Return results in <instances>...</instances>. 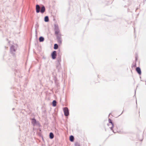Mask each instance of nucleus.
<instances>
[{
    "label": "nucleus",
    "instance_id": "nucleus-1",
    "mask_svg": "<svg viewBox=\"0 0 146 146\" xmlns=\"http://www.w3.org/2000/svg\"><path fill=\"white\" fill-rule=\"evenodd\" d=\"M55 33L57 38L61 37V35L59 29H55Z\"/></svg>",
    "mask_w": 146,
    "mask_h": 146
},
{
    "label": "nucleus",
    "instance_id": "nucleus-2",
    "mask_svg": "<svg viewBox=\"0 0 146 146\" xmlns=\"http://www.w3.org/2000/svg\"><path fill=\"white\" fill-rule=\"evenodd\" d=\"M108 121L109 123L107 125L109 128H110L111 130H112V128L113 127V123L111 120L110 119H109Z\"/></svg>",
    "mask_w": 146,
    "mask_h": 146
},
{
    "label": "nucleus",
    "instance_id": "nucleus-3",
    "mask_svg": "<svg viewBox=\"0 0 146 146\" xmlns=\"http://www.w3.org/2000/svg\"><path fill=\"white\" fill-rule=\"evenodd\" d=\"M63 110L65 115L66 116H68L69 115V112L68 108L66 107L64 108Z\"/></svg>",
    "mask_w": 146,
    "mask_h": 146
},
{
    "label": "nucleus",
    "instance_id": "nucleus-4",
    "mask_svg": "<svg viewBox=\"0 0 146 146\" xmlns=\"http://www.w3.org/2000/svg\"><path fill=\"white\" fill-rule=\"evenodd\" d=\"M56 51H54L51 54V56L52 58L54 59L56 58Z\"/></svg>",
    "mask_w": 146,
    "mask_h": 146
},
{
    "label": "nucleus",
    "instance_id": "nucleus-5",
    "mask_svg": "<svg viewBox=\"0 0 146 146\" xmlns=\"http://www.w3.org/2000/svg\"><path fill=\"white\" fill-rule=\"evenodd\" d=\"M136 71L137 73L140 75L141 74V71L140 68L139 67H137L136 69Z\"/></svg>",
    "mask_w": 146,
    "mask_h": 146
},
{
    "label": "nucleus",
    "instance_id": "nucleus-6",
    "mask_svg": "<svg viewBox=\"0 0 146 146\" xmlns=\"http://www.w3.org/2000/svg\"><path fill=\"white\" fill-rule=\"evenodd\" d=\"M40 7L38 5H36V12L38 13L40 12Z\"/></svg>",
    "mask_w": 146,
    "mask_h": 146
},
{
    "label": "nucleus",
    "instance_id": "nucleus-7",
    "mask_svg": "<svg viewBox=\"0 0 146 146\" xmlns=\"http://www.w3.org/2000/svg\"><path fill=\"white\" fill-rule=\"evenodd\" d=\"M45 10V9L44 6H43L41 8L40 10V12L42 13H43Z\"/></svg>",
    "mask_w": 146,
    "mask_h": 146
},
{
    "label": "nucleus",
    "instance_id": "nucleus-8",
    "mask_svg": "<svg viewBox=\"0 0 146 146\" xmlns=\"http://www.w3.org/2000/svg\"><path fill=\"white\" fill-rule=\"evenodd\" d=\"M61 38V37L57 38V39L58 42V43L59 44H61L62 43Z\"/></svg>",
    "mask_w": 146,
    "mask_h": 146
},
{
    "label": "nucleus",
    "instance_id": "nucleus-9",
    "mask_svg": "<svg viewBox=\"0 0 146 146\" xmlns=\"http://www.w3.org/2000/svg\"><path fill=\"white\" fill-rule=\"evenodd\" d=\"M74 137L72 136L71 135L70 137V140L72 142L74 141Z\"/></svg>",
    "mask_w": 146,
    "mask_h": 146
},
{
    "label": "nucleus",
    "instance_id": "nucleus-10",
    "mask_svg": "<svg viewBox=\"0 0 146 146\" xmlns=\"http://www.w3.org/2000/svg\"><path fill=\"white\" fill-rule=\"evenodd\" d=\"M49 137L50 139L53 138L54 137L53 134L52 133H50Z\"/></svg>",
    "mask_w": 146,
    "mask_h": 146
},
{
    "label": "nucleus",
    "instance_id": "nucleus-11",
    "mask_svg": "<svg viewBox=\"0 0 146 146\" xmlns=\"http://www.w3.org/2000/svg\"><path fill=\"white\" fill-rule=\"evenodd\" d=\"M44 38L42 36H40L39 38V40L40 42H43L44 40Z\"/></svg>",
    "mask_w": 146,
    "mask_h": 146
},
{
    "label": "nucleus",
    "instance_id": "nucleus-12",
    "mask_svg": "<svg viewBox=\"0 0 146 146\" xmlns=\"http://www.w3.org/2000/svg\"><path fill=\"white\" fill-rule=\"evenodd\" d=\"M32 123L33 124H35L36 123V120L35 119H32Z\"/></svg>",
    "mask_w": 146,
    "mask_h": 146
},
{
    "label": "nucleus",
    "instance_id": "nucleus-13",
    "mask_svg": "<svg viewBox=\"0 0 146 146\" xmlns=\"http://www.w3.org/2000/svg\"><path fill=\"white\" fill-rule=\"evenodd\" d=\"M56 102L55 100H54L52 102V105L53 106H56Z\"/></svg>",
    "mask_w": 146,
    "mask_h": 146
},
{
    "label": "nucleus",
    "instance_id": "nucleus-14",
    "mask_svg": "<svg viewBox=\"0 0 146 146\" xmlns=\"http://www.w3.org/2000/svg\"><path fill=\"white\" fill-rule=\"evenodd\" d=\"M44 21L45 22H48L49 21L48 18V16H46L45 17Z\"/></svg>",
    "mask_w": 146,
    "mask_h": 146
},
{
    "label": "nucleus",
    "instance_id": "nucleus-15",
    "mask_svg": "<svg viewBox=\"0 0 146 146\" xmlns=\"http://www.w3.org/2000/svg\"><path fill=\"white\" fill-rule=\"evenodd\" d=\"M58 48V45L57 44H55L54 46V49H56Z\"/></svg>",
    "mask_w": 146,
    "mask_h": 146
},
{
    "label": "nucleus",
    "instance_id": "nucleus-16",
    "mask_svg": "<svg viewBox=\"0 0 146 146\" xmlns=\"http://www.w3.org/2000/svg\"><path fill=\"white\" fill-rule=\"evenodd\" d=\"M75 146H80L79 144L78 143H75Z\"/></svg>",
    "mask_w": 146,
    "mask_h": 146
},
{
    "label": "nucleus",
    "instance_id": "nucleus-17",
    "mask_svg": "<svg viewBox=\"0 0 146 146\" xmlns=\"http://www.w3.org/2000/svg\"><path fill=\"white\" fill-rule=\"evenodd\" d=\"M134 67H136V64H135V65H134Z\"/></svg>",
    "mask_w": 146,
    "mask_h": 146
}]
</instances>
